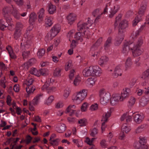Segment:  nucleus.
Listing matches in <instances>:
<instances>
[{
  "label": "nucleus",
  "instance_id": "26",
  "mask_svg": "<svg viewBox=\"0 0 149 149\" xmlns=\"http://www.w3.org/2000/svg\"><path fill=\"white\" fill-rule=\"evenodd\" d=\"M112 38L111 37H109L108 38L104 45V49L105 50L108 49V47H109L112 43Z\"/></svg>",
  "mask_w": 149,
  "mask_h": 149
},
{
  "label": "nucleus",
  "instance_id": "56",
  "mask_svg": "<svg viewBox=\"0 0 149 149\" xmlns=\"http://www.w3.org/2000/svg\"><path fill=\"white\" fill-rule=\"evenodd\" d=\"M49 83H48L47 81L42 87V90L46 89L47 90L48 88L49 87Z\"/></svg>",
  "mask_w": 149,
  "mask_h": 149
},
{
  "label": "nucleus",
  "instance_id": "21",
  "mask_svg": "<svg viewBox=\"0 0 149 149\" xmlns=\"http://www.w3.org/2000/svg\"><path fill=\"white\" fill-rule=\"evenodd\" d=\"M66 128L65 125L63 123H61L58 127H56V130L59 133H61L65 130Z\"/></svg>",
  "mask_w": 149,
  "mask_h": 149
},
{
  "label": "nucleus",
  "instance_id": "45",
  "mask_svg": "<svg viewBox=\"0 0 149 149\" xmlns=\"http://www.w3.org/2000/svg\"><path fill=\"white\" fill-rule=\"evenodd\" d=\"M98 133V130L96 128H94L91 131L90 135L93 137H95Z\"/></svg>",
  "mask_w": 149,
  "mask_h": 149
},
{
  "label": "nucleus",
  "instance_id": "55",
  "mask_svg": "<svg viewBox=\"0 0 149 149\" xmlns=\"http://www.w3.org/2000/svg\"><path fill=\"white\" fill-rule=\"evenodd\" d=\"M100 144L102 147L105 148L107 146L106 141L104 139H103L101 141Z\"/></svg>",
  "mask_w": 149,
  "mask_h": 149
},
{
  "label": "nucleus",
  "instance_id": "18",
  "mask_svg": "<svg viewBox=\"0 0 149 149\" xmlns=\"http://www.w3.org/2000/svg\"><path fill=\"white\" fill-rule=\"evenodd\" d=\"M60 29V26L58 24L54 25L50 31L53 34H55V36L59 32Z\"/></svg>",
  "mask_w": 149,
  "mask_h": 149
},
{
  "label": "nucleus",
  "instance_id": "4",
  "mask_svg": "<svg viewBox=\"0 0 149 149\" xmlns=\"http://www.w3.org/2000/svg\"><path fill=\"white\" fill-rule=\"evenodd\" d=\"M109 7V11L110 13L109 15V17L112 18L114 15L117 13L119 7L117 5H114L112 4L111 3H108Z\"/></svg>",
  "mask_w": 149,
  "mask_h": 149
},
{
  "label": "nucleus",
  "instance_id": "51",
  "mask_svg": "<svg viewBox=\"0 0 149 149\" xmlns=\"http://www.w3.org/2000/svg\"><path fill=\"white\" fill-rule=\"evenodd\" d=\"M149 75V69L145 71L143 74L142 78L145 79Z\"/></svg>",
  "mask_w": 149,
  "mask_h": 149
},
{
  "label": "nucleus",
  "instance_id": "20",
  "mask_svg": "<svg viewBox=\"0 0 149 149\" xmlns=\"http://www.w3.org/2000/svg\"><path fill=\"white\" fill-rule=\"evenodd\" d=\"M148 101L149 100L148 98L145 97H143L139 101L140 105V106L144 107L147 104Z\"/></svg>",
  "mask_w": 149,
  "mask_h": 149
},
{
  "label": "nucleus",
  "instance_id": "6",
  "mask_svg": "<svg viewBox=\"0 0 149 149\" xmlns=\"http://www.w3.org/2000/svg\"><path fill=\"white\" fill-rule=\"evenodd\" d=\"M88 22L87 23H83L81 22H79L78 23L77 27L78 31H81L85 28H88L91 25V23L89 22V21H89L90 18H88Z\"/></svg>",
  "mask_w": 149,
  "mask_h": 149
},
{
  "label": "nucleus",
  "instance_id": "41",
  "mask_svg": "<svg viewBox=\"0 0 149 149\" xmlns=\"http://www.w3.org/2000/svg\"><path fill=\"white\" fill-rule=\"evenodd\" d=\"M144 38L142 37H140L139 39L137 44L135 46L137 47H139L142 45L143 42Z\"/></svg>",
  "mask_w": 149,
  "mask_h": 149
},
{
  "label": "nucleus",
  "instance_id": "49",
  "mask_svg": "<svg viewBox=\"0 0 149 149\" xmlns=\"http://www.w3.org/2000/svg\"><path fill=\"white\" fill-rule=\"evenodd\" d=\"M80 78L79 77L75 78L74 81V84L75 86H77L79 84L80 82Z\"/></svg>",
  "mask_w": 149,
  "mask_h": 149
},
{
  "label": "nucleus",
  "instance_id": "53",
  "mask_svg": "<svg viewBox=\"0 0 149 149\" xmlns=\"http://www.w3.org/2000/svg\"><path fill=\"white\" fill-rule=\"evenodd\" d=\"M100 9L99 8H97L95 9L92 13L93 15L95 17L99 14Z\"/></svg>",
  "mask_w": 149,
  "mask_h": 149
},
{
  "label": "nucleus",
  "instance_id": "27",
  "mask_svg": "<svg viewBox=\"0 0 149 149\" xmlns=\"http://www.w3.org/2000/svg\"><path fill=\"white\" fill-rule=\"evenodd\" d=\"M6 49L8 51L10 56L12 58L14 59L16 58V56L13 53V51L10 46H8L6 47Z\"/></svg>",
  "mask_w": 149,
  "mask_h": 149
},
{
  "label": "nucleus",
  "instance_id": "24",
  "mask_svg": "<svg viewBox=\"0 0 149 149\" xmlns=\"http://www.w3.org/2000/svg\"><path fill=\"white\" fill-rule=\"evenodd\" d=\"M24 36L25 38H27L29 40H31L33 37V34L30 32V31L29 30H26Z\"/></svg>",
  "mask_w": 149,
  "mask_h": 149
},
{
  "label": "nucleus",
  "instance_id": "63",
  "mask_svg": "<svg viewBox=\"0 0 149 149\" xmlns=\"http://www.w3.org/2000/svg\"><path fill=\"white\" fill-rule=\"evenodd\" d=\"M41 75L43 76H46L47 74L46 70L45 69H40V70Z\"/></svg>",
  "mask_w": 149,
  "mask_h": 149
},
{
  "label": "nucleus",
  "instance_id": "11",
  "mask_svg": "<svg viewBox=\"0 0 149 149\" xmlns=\"http://www.w3.org/2000/svg\"><path fill=\"white\" fill-rule=\"evenodd\" d=\"M130 90L128 88H125L123 89V92H122L121 95H120L121 97V101H123L125 99L127 98L129 96Z\"/></svg>",
  "mask_w": 149,
  "mask_h": 149
},
{
  "label": "nucleus",
  "instance_id": "62",
  "mask_svg": "<svg viewBox=\"0 0 149 149\" xmlns=\"http://www.w3.org/2000/svg\"><path fill=\"white\" fill-rule=\"evenodd\" d=\"M146 139L144 137L142 138L141 139H140V140L139 141V142L140 143V144H146Z\"/></svg>",
  "mask_w": 149,
  "mask_h": 149
},
{
  "label": "nucleus",
  "instance_id": "38",
  "mask_svg": "<svg viewBox=\"0 0 149 149\" xmlns=\"http://www.w3.org/2000/svg\"><path fill=\"white\" fill-rule=\"evenodd\" d=\"M61 70L59 68H56L54 70L53 75L55 77H58L61 76Z\"/></svg>",
  "mask_w": 149,
  "mask_h": 149
},
{
  "label": "nucleus",
  "instance_id": "13",
  "mask_svg": "<svg viewBox=\"0 0 149 149\" xmlns=\"http://www.w3.org/2000/svg\"><path fill=\"white\" fill-rule=\"evenodd\" d=\"M111 110H110L109 111H107V112L106 113L104 116L103 117L102 120L104 121L102 124V126L101 127L102 130H103V126H104L105 122L107 121L108 118L111 115Z\"/></svg>",
  "mask_w": 149,
  "mask_h": 149
},
{
  "label": "nucleus",
  "instance_id": "64",
  "mask_svg": "<svg viewBox=\"0 0 149 149\" xmlns=\"http://www.w3.org/2000/svg\"><path fill=\"white\" fill-rule=\"evenodd\" d=\"M13 89L16 92H18L19 90V85L15 84L14 86Z\"/></svg>",
  "mask_w": 149,
  "mask_h": 149
},
{
  "label": "nucleus",
  "instance_id": "25",
  "mask_svg": "<svg viewBox=\"0 0 149 149\" xmlns=\"http://www.w3.org/2000/svg\"><path fill=\"white\" fill-rule=\"evenodd\" d=\"M132 65V62L131 61V59L130 58H128L126 60L125 64V70H127L130 69Z\"/></svg>",
  "mask_w": 149,
  "mask_h": 149
},
{
  "label": "nucleus",
  "instance_id": "1",
  "mask_svg": "<svg viewBox=\"0 0 149 149\" xmlns=\"http://www.w3.org/2000/svg\"><path fill=\"white\" fill-rule=\"evenodd\" d=\"M3 10L6 22L5 21L0 20V29L3 31L5 28L11 25V22L12 19L8 14V13L12 14L17 19H19L20 16L15 7L13 5L5 7L3 9Z\"/></svg>",
  "mask_w": 149,
  "mask_h": 149
},
{
  "label": "nucleus",
  "instance_id": "8",
  "mask_svg": "<svg viewBox=\"0 0 149 149\" xmlns=\"http://www.w3.org/2000/svg\"><path fill=\"white\" fill-rule=\"evenodd\" d=\"M123 37V33L119 32L118 35L115 38V44L116 45H118L121 43L124 39Z\"/></svg>",
  "mask_w": 149,
  "mask_h": 149
},
{
  "label": "nucleus",
  "instance_id": "59",
  "mask_svg": "<svg viewBox=\"0 0 149 149\" xmlns=\"http://www.w3.org/2000/svg\"><path fill=\"white\" fill-rule=\"evenodd\" d=\"M45 23L47 25L49 26H51L52 24V20L50 18H48L47 19H46Z\"/></svg>",
  "mask_w": 149,
  "mask_h": 149
},
{
  "label": "nucleus",
  "instance_id": "57",
  "mask_svg": "<svg viewBox=\"0 0 149 149\" xmlns=\"http://www.w3.org/2000/svg\"><path fill=\"white\" fill-rule=\"evenodd\" d=\"M135 101L136 99L135 98L133 97H131L129 101L130 105H133L134 104Z\"/></svg>",
  "mask_w": 149,
  "mask_h": 149
},
{
  "label": "nucleus",
  "instance_id": "37",
  "mask_svg": "<svg viewBox=\"0 0 149 149\" xmlns=\"http://www.w3.org/2000/svg\"><path fill=\"white\" fill-rule=\"evenodd\" d=\"M45 53V51L43 49H39L37 54L38 57L39 58H41L42 57Z\"/></svg>",
  "mask_w": 149,
  "mask_h": 149
},
{
  "label": "nucleus",
  "instance_id": "19",
  "mask_svg": "<svg viewBox=\"0 0 149 149\" xmlns=\"http://www.w3.org/2000/svg\"><path fill=\"white\" fill-rule=\"evenodd\" d=\"M55 136V134H53L50 137L49 141H50V143L52 145L56 146L58 145V142L59 141V140L58 139H56L55 140H52Z\"/></svg>",
  "mask_w": 149,
  "mask_h": 149
},
{
  "label": "nucleus",
  "instance_id": "23",
  "mask_svg": "<svg viewBox=\"0 0 149 149\" xmlns=\"http://www.w3.org/2000/svg\"><path fill=\"white\" fill-rule=\"evenodd\" d=\"M130 44L128 42H126L124 43L123 51V53L128 52L130 49H131L132 48L130 47Z\"/></svg>",
  "mask_w": 149,
  "mask_h": 149
},
{
  "label": "nucleus",
  "instance_id": "36",
  "mask_svg": "<svg viewBox=\"0 0 149 149\" xmlns=\"http://www.w3.org/2000/svg\"><path fill=\"white\" fill-rule=\"evenodd\" d=\"M87 122V120L85 118L79 119L78 121V123L80 124V126L81 127L86 125Z\"/></svg>",
  "mask_w": 149,
  "mask_h": 149
},
{
  "label": "nucleus",
  "instance_id": "60",
  "mask_svg": "<svg viewBox=\"0 0 149 149\" xmlns=\"http://www.w3.org/2000/svg\"><path fill=\"white\" fill-rule=\"evenodd\" d=\"M97 109L98 105L97 104H96L94 105H92L90 107V109L92 111L96 110Z\"/></svg>",
  "mask_w": 149,
  "mask_h": 149
},
{
  "label": "nucleus",
  "instance_id": "2",
  "mask_svg": "<svg viewBox=\"0 0 149 149\" xmlns=\"http://www.w3.org/2000/svg\"><path fill=\"white\" fill-rule=\"evenodd\" d=\"M84 76L88 77L90 76H99L101 74V69L99 67H90L89 68H86L83 71Z\"/></svg>",
  "mask_w": 149,
  "mask_h": 149
},
{
  "label": "nucleus",
  "instance_id": "16",
  "mask_svg": "<svg viewBox=\"0 0 149 149\" xmlns=\"http://www.w3.org/2000/svg\"><path fill=\"white\" fill-rule=\"evenodd\" d=\"M55 34H53L51 31H50L47 34L45 38V40L47 42H49L55 36Z\"/></svg>",
  "mask_w": 149,
  "mask_h": 149
},
{
  "label": "nucleus",
  "instance_id": "12",
  "mask_svg": "<svg viewBox=\"0 0 149 149\" xmlns=\"http://www.w3.org/2000/svg\"><path fill=\"white\" fill-rule=\"evenodd\" d=\"M68 23L71 25L76 19V15L72 13H70L67 17Z\"/></svg>",
  "mask_w": 149,
  "mask_h": 149
},
{
  "label": "nucleus",
  "instance_id": "22",
  "mask_svg": "<svg viewBox=\"0 0 149 149\" xmlns=\"http://www.w3.org/2000/svg\"><path fill=\"white\" fill-rule=\"evenodd\" d=\"M109 58L106 56H103L100 58L99 61V63L100 65H102L106 63L107 62Z\"/></svg>",
  "mask_w": 149,
  "mask_h": 149
},
{
  "label": "nucleus",
  "instance_id": "30",
  "mask_svg": "<svg viewBox=\"0 0 149 149\" xmlns=\"http://www.w3.org/2000/svg\"><path fill=\"white\" fill-rule=\"evenodd\" d=\"M21 31L20 30H15L14 35V38L16 40L19 39V38L21 36Z\"/></svg>",
  "mask_w": 149,
  "mask_h": 149
},
{
  "label": "nucleus",
  "instance_id": "31",
  "mask_svg": "<svg viewBox=\"0 0 149 149\" xmlns=\"http://www.w3.org/2000/svg\"><path fill=\"white\" fill-rule=\"evenodd\" d=\"M49 12L50 14H53L56 10V6L51 3L49 4Z\"/></svg>",
  "mask_w": 149,
  "mask_h": 149
},
{
  "label": "nucleus",
  "instance_id": "46",
  "mask_svg": "<svg viewBox=\"0 0 149 149\" xmlns=\"http://www.w3.org/2000/svg\"><path fill=\"white\" fill-rule=\"evenodd\" d=\"M102 42V38H100L96 41V43H95L94 45L92 48V49H93V47L94 46H99L100 44L101 43V42Z\"/></svg>",
  "mask_w": 149,
  "mask_h": 149
},
{
  "label": "nucleus",
  "instance_id": "58",
  "mask_svg": "<svg viewBox=\"0 0 149 149\" xmlns=\"http://www.w3.org/2000/svg\"><path fill=\"white\" fill-rule=\"evenodd\" d=\"M44 10L43 8H42L40 11L38 13V17H43L44 16Z\"/></svg>",
  "mask_w": 149,
  "mask_h": 149
},
{
  "label": "nucleus",
  "instance_id": "44",
  "mask_svg": "<svg viewBox=\"0 0 149 149\" xmlns=\"http://www.w3.org/2000/svg\"><path fill=\"white\" fill-rule=\"evenodd\" d=\"M54 99V96L53 95L50 96L46 100V103L47 105L50 104Z\"/></svg>",
  "mask_w": 149,
  "mask_h": 149
},
{
  "label": "nucleus",
  "instance_id": "40",
  "mask_svg": "<svg viewBox=\"0 0 149 149\" xmlns=\"http://www.w3.org/2000/svg\"><path fill=\"white\" fill-rule=\"evenodd\" d=\"M23 27V25L20 22H17V23L15 26V30H20L21 31Z\"/></svg>",
  "mask_w": 149,
  "mask_h": 149
},
{
  "label": "nucleus",
  "instance_id": "28",
  "mask_svg": "<svg viewBox=\"0 0 149 149\" xmlns=\"http://www.w3.org/2000/svg\"><path fill=\"white\" fill-rule=\"evenodd\" d=\"M35 90V88L31 86H27V87L26 88V91L29 95L33 93Z\"/></svg>",
  "mask_w": 149,
  "mask_h": 149
},
{
  "label": "nucleus",
  "instance_id": "48",
  "mask_svg": "<svg viewBox=\"0 0 149 149\" xmlns=\"http://www.w3.org/2000/svg\"><path fill=\"white\" fill-rule=\"evenodd\" d=\"M121 17L122 15L120 14H119L116 17L114 24V25L115 27L117 26L118 25V24L116 23L117 22L120 20L121 18Z\"/></svg>",
  "mask_w": 149,
  "mask_h": 149
},
{
  "label": "nucleus",
  "instance_id": "7",
  "mask_svg": "<svg viewBox=\"0 0 149 149\" xmlns=\"http://www.w3.org/2000/svg\"><path fill=\"white\" fill-rule=\"evenodd\" d=\"M121 97L120 95L118 94H114L112 95V97L110 99V103L112 105L116 104L120 100L121 101Z\"/></svg>",
  "mask_w": 149,
  "mask_h": 149
},
{
  "label": "nucleus",
  "instance_id": "17",
  "mask_svg": "<svg viewBox=\"0 0 149 149\" xmlns=\"http://www.w3.org/2000/svg\"><path fill=\"white\" fill-rule=\"evenodd\" d=\"M122 71L120 66L119 65H117L114 71L115 77H117L119 75L121 76L122 74Z\"/></svg>",
  "mask_w": 149,
  "mask_h": 149
},
{
  "label": "nucleus",
  "instance_id": "50",
  "mask_svg": "<svg viewBox=\"0 0 149 149\" xmlns=\"http://www.w3.org/2000/svg\"><path fill=\"white\" fill-rule=\"evenodd\" d=\"M19 139V138H17L15 141H14L13 143H12L10 145V149H14V147L16 145V143Z\"/></svg>",
  "mask_w": 149,
  "mask_h": 149
},
{
  "label": "nucleus",
  "instance_id": "15",
  "mask_svg": "<svg viewBox=\"0 0 149 149\" xmlns=\"http://www.w3.org/2000/svg\"><path fill=\"white\" fill-rule=\"evenodd\" d=\"M144 116L143 115L137 114H136L134 116V120L138 123H140L142 122Z\"/></svg>",
  "mask_w": 149,
  "mask_h": 149
},
{
  "label": "nucleus",
  "instance_id": "54",
  "mask_svg": "<svg viewBox=\"0 0 149 149\" xmlns=\"http://www.w3.org/2000/svg\"><path fill=\"white\" fill-rule=\"evenodd\" d=\"M144 126L142 125L138 127L136 130V133L138 134L141 132L142 131V129L144 128Z\"/></svg>",
  "mask_w": 149,
  "mask_h": 149
},
{
  "label": "nucleus",
  "instance_id": "3",
  "mask_svg": "<svg viewBox=\"0 0 149 149\" xmlns=\"http://www.w3.org/2000/svg\"><path fill=\"white\" fill-rule=\"evenodd\" d=\"M100 102L102 104H107L111 99L110 94L109 93H106L103 90L100 91Z\"/></svg>",
  "mask_w": 149,
  "mask_h": 149
},
{
  "label": "nucleus",
  "instance_id": "9",
  "mask_svg": "<svg viewBox=\"0 0 149 149\" xmlns=\"http://www.w3.org/2000/svg\"><path fill=\"white\" fill-rule=\"evenodd\" d=\"M128 25L127 21L126 20L122 21L120 23L118 26V31L119 32L123 33V29H125Z\"/></svg>",
  "mask_w": 149,
  "mask_h": 149
},
{
  "label": "nucleus",
  "instance_id": "35",
  "mask_svg": "<svg viewBox=\"0 0 149 149\" xmlns=\"http://www.w3.org/2000/svg\"><path fill=\"white\" fill-rule=\"evenodd\" d=\"M83 35L80 32L76 33L74 36V38L77 40H80L81 41L83 40Z\"/></svg>",
  "mask_w": 149,
  "mask_h": 149
},
{
  "label": "nucleus",
  "instance_id": "43",
  "mask_svg": "<svg viewBox=\"0 0 149 149\" xmlns=\"http://www.w3.org/2000/svg\"><path fill=\"white\" fill-rule=\"evenodd\" d=\"M87 81L88 83L89 84L93 86L94 84L96 81V79L94 78H88L87 79Z\"/></svg>",
  "mask_w": 149,
  "mask_h": 149
},
{
  "label": "nucleus",
  "instance_id": "39",
  "mask_svg": "<svg viewBox=\"0 0 149 149\" xmlns=\"http://www.w3.org/2000/svg\"><path fill=\"white\" fill-rule=\"evenodd\" d=\"M141 15H139L135 17L133 23V26H135L140 21L141 19Z\"/></svg>",
  "mask_w": 149,
  "mask_h": 149
},
{
  "label": "nucleus",
  "instance_id": "61",
  "mask_svg": "<svg viewBox=\"0 0 149 149\" xmlns=\"http://www.w3.org/2000/svg\"><path fill=\"white\" fill-rule=\"evenodd\" d=\"M32 139V138L31 137L30 135H29L27 136L26 137V143L27 144H29L30 143L31 141V140Z\"/></svg>",
  "mask_w": 149,
  "mask_h": 149
},
{
  "label": "nucleus",
  "instance_id": "42",
  "mask_svg": "<svg viewBox=\"0 0 149 149\" xmlns=\"http://www.w3.org/2000/svg\"><path fill=\"white\" fill-rule=\"evenodd\" d=\"M30 54V52L29 51H23L22 53V56L23 58L24 59L27 58Z\"/></svg>",
  "mask_w": 149,
  "mask_h": 149
},
{
  "label": "nucleus",
  "instance_id": "34",
  "mask_svg": "<svg viewBox=\"0 0 149 149\" xmlns=\"http://www.w3.org/2000/svg\"><path fill=\"white\" fill-rule=\"evenodd\" d=\"M43 95V94H40L38 95L35 97H34V99L32 100V104H33L34 105H37L38 103V101L40 99V97H42Z\"/></svg>",
  "mask_w": 149,
  "mask_h": 149
},
{
  "label": "nucleus",
  "instance_id": "52",
  "mask_svg": "<svg viewBox=\"0 0 149 149\" xmlns=\"http://www.w3.org/2000/svg\"><path fill=\"white\" fill-rule=\"evenodd\" d=\"M72 66V63L71 61H69L67 63V65L65 67V69L66 71H68Z\"/></svg>",
  "mask_w": 149,
  "mask_h": 149
},
{
  "label": "nucleus",
  "instance_id": "47",
  "mask_svg": "<svg viewBox=\"0 0 149 149\" xmlns=\"http://www.w3.org/2000/svg\"><path fill=\"white\" fill-rule=\"evenodd\" d=\"M88 107V104L86 102L84 103L81 107V110L82 111H85Z\"/></svg>",
  "mask_w": 149,
  "mask_h": 149
},
{
  "label": "nucleus",
  "instance_id": "5",
  "mask_svg": "<svg viewBox=\"0 0 149 149\" xmlns=\"http://www.w3.org/2000/svg\"><path fill=\"white\" fill-rule=\"evenodd\" d=\"M87 94V91L84 89L78 92L74 100L82 101L86 97Z\"/></svg>",
  "mask_w": 149,
  "mask_h": 149
},
{
  "label": "nucleus",
  "instance_id": "10",
  "mask_svg": "<svg viewBox=\"0 0 149 149\" xmlns=\"http://www.w3.org/2000/svg\"><path fill=\"white\" fill-rule=\"evenodd\" d=\"M131 49L132 50V54L134 56L136 57L140 55L142 53L139 47L135 46L133 48H131Z\"/></svg>",
  "mask_w": 149,
  "mask_h": 149
},
{
  "label": "nucleus",
  "instance_id": "33",
  "mask_svg": "<svg viewBox=\"0 0 149 149\" xmlns=\"http://www.w3.org/2000/svg\"><path fill=\"white\" fill-rule=\"evenodd\" d=\"M147 5L146 4L142 5L140 8L139 11V14L141 15H143L146 9Z\"/></svg>",
  "mask_w": 149,
  "mask_h": 149
},
{
  "label": "nucleus",
  "instance_id": "14",
  "mask_svg": "<svg viewBox=\"0 0 149 149\" xmlns=\"http://www.w3.org/2000/svg\"><path fill=\"white\" fill-rule=\"evenodd\" d=\"M75 107V106L73 105H70L68 107L66 110L65 112L66 113H69V115L70 116H72L73 115L75 111V110L74 109Z\"/></svg>",
  "mask_w": 149,
  "mask_h": 149
},
{
  "label": "nucleus",
  "instance_id": "32",
  "mask_svg": "<svg viewBox=\"0 0 149 149\" xmlns=\"http://www.w3.org/2000/svg\"><path fill=\"white\" fill-rule=\"evenodd\" d=\"M122 132L127 133L129 132L131 129L130 127L128 126L126 124H123L122 127Z\"/></svg>",
  "mask_w": 149,
  "mask_h": 149
},
{
  "label": "nucleus",
  "instance_id": "29",
  "mask_svg": "<svg viewBox=\"0 0 149 149\" xmlns=\"http://www.w3.org/2000/svg\"><path fill=\"white\" fill-rule=\"evenodd\" d=\"M36 15L34 13H32L29 16V21L30 23H32L35 22L36 19Z\"/></svg>",
  "mask_w": 149,
  "mask_h": 149
}]
</instances>
